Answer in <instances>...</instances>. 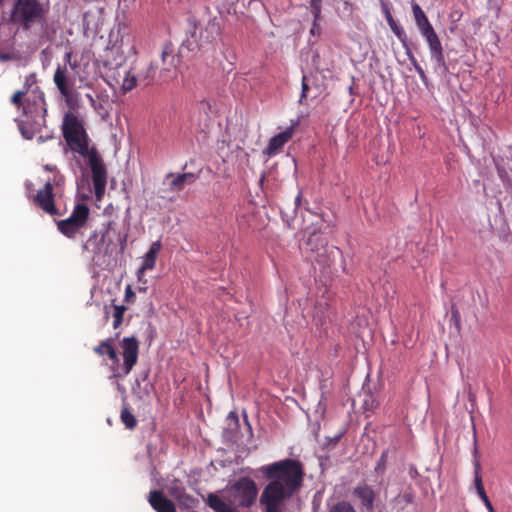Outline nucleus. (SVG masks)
Here are the masks:
<instances>
[{
	"instance_id": "f257e3e1",
	"label": "nucleus",
	"mask_w": 512,
	"mask_h": 512,
	"mask_svg": "<svg viewBox=\"0 0 512 512\" xmlns=\"http://www.w3.org/2000/svg\"><path fill=\"white\" fill-rule=\"evenodd\" d=\"M271 481L264 488L260 503L265 512H283L284 501L289 499L302 485L304 470L300 461L284 459L263 468Z\"/></svg>"
},
{
	"instance_id": "f03ea898",
	"label": "nucleus",
	"mask_w": 512,
	"mask_h": 512,
	"mask_svg": "<svg viewBox=\"0 0 512 512\" xmlns=\"http://www.w3.org/2000/svg\"><path fill=\"white\" fill-rule=\"evenodd\" d=\"M112 338L101 341L93 348V351L99 356H107L112 364L110 370L112 378L120 379L127 376L137 364L139 354V342L136 337H124L120 343L122 349L123 364L119 365V357L113 345Z\"/></svg>"
},
{
	"instance_id": "7ed1b4c3",
	"label": "nucleus",
	"mask_w": 512,
	"mask_h": 512,
	"mask_svg": "<svg viewBox=\"0 0 512 512\" xmlns=\"http://www.w3.org/2000/svg\"><path fill=\"white\" fill-rule=\"evenodd\" d=\"M25 119L18 124L22 136L32 139L46 125V101L43 92L33 91L23 105Z\"/></svg>"
},
{
	"instance_id": "20e7f679",
	"label": "nucleus",
	"mask_w": 512,
	"mask_h": 512,
	"mask_svg": "<svg viewBox=\"0 0 512 512\" xmlns=\"http://www.w3.org/2000/svg\"><path fill=\"white\" fill-rule=\"evenodd\" d=\"M92 46L106 60H117L136 54L129 34H96L92 40Z\"/></svg>"
},
{
	"instance_id": "39448f33",
	"label": "nucleus",
	"mask_w": 512,
	"mask_h": 512,
	"mask_svg": "<svg viewBox=\"0 0 512 512\" xmlns=\"http://www.w3.org/2000/svg\"><path fill=\"white\" fill-rule=\"evenodd\" d=\"M62 135L69 148L79 155L89 153V136L85 129L84 120L74 112L64 114L62 125Z\"/></svg>"
},
{
	"instance_id": "423d86ee",
	"label": "nucleus",
	"mask_w": 512,
	"mask_h": 512,
	"mask_svg": "<svg viewBox=\"0 0 512 512\" xmlns=\"http://www.w3.org/2000/svg\"><path fill=\"white\" fill-rule=\"evenodd\" d=\"M112 225V221L104 223L100 230L92 231L83 243L82 250L90 253L93 261L105 262L116 251V244L110 236Z\"/></svg>"
},
{
	"instance_id": "0eeeda50",
	"label": "nucleus",
	"mask_w": 512,
	"mask_h": 512,
	"mask_svg": "<svg viewBox=\"0 0 512 512\" xmlns=\"http://www.w3.org/2000/svg\"><path fill=\"white\" fill-rule=\"evenodd\" d=\"M90 219V208L86 203H77L70 216L56 221L58 231L68 239L75 240L83 235Z\"/></svg>"
},
{
	"instance_id": "6e6552de",
	"label": "nucleus",
	"mask_w": 512,
	"mask_h": 512,
	"mask_svg": "<svg viewBox=\"0 0 512 512\" xmlns=\"http://www.w3.org/2000/svg\"><path fill=\"white\" fill-rule=\"evenodd\" d=\"M43 8L37 0H17L12 13V20L27 30L31 24L41 20Z\"/></svg>"
},
{
	"instance_id": "1a4fd4ad",
	"label": "nucleus",
	"mask_w": 512,
	"mask_h": 512,
	"mask_svg": "<svg viewBox=\"0 0 512 512\" xmlns=\"http://www.w3.org/2000/svg\"><path fill=\"white\" fill-rule=\"evenodd\" d=\"M233 502L237 508H250L256 502L258 488L255 481L249 477L239 478L232 486Z\"/></svg>"
},
{
	"instance_id": "9d476101",
	"label": "nucleus",
	"mask_w": 512,
	"mask_h": 512,
	"mask_svg": "<svg viewBox=\"0 0 512 512\" xmlns=\"http://www.w3.org/2000/svg\"><path fill=\"white\" fill-rule=\"evenodd\" d=\"M53 81L66 104L70 108L74 107L78 100V93L75 90V79L69 73L66 65L57 67Z\"/></svg>"
},
{
	"instance_id": "9b49d317",
	"label": "nucleus",
	"mask_w": 512,
	"mask_h": 512,
	"mask_svg": "<svg viewBox=\"0 0 512 512\" xmlns=\"http://www.w3.org/2000/svg\"><path fill=\"white\" fill-rule=\"evenodd\" d=\"M88 158L89 166L92 171L93 187L95 196L100 200L105 192L107 183V171L102 158L98 154L96 148L92 147L87 155H81Z\"/></svg>"
},
{
	"instance_id": "f8f14e48",
	"label": "nucleus",
	"mask_w": 512,
	"mask_h": 512,
	"mask_svg": "<svg viewBox=\"0 0 512 512\" xmlns=\"http://www.w3.org/2000/svg\"><path fill=\"white\" fill-rule=\"evenodd\" d=\"M182 56L175 54V47L171 42L163 45L161 51L162 67L159 72V78L163 82H169L177 77L178 67L181 63Z\"/></svg>"
},
{
	"instance_id": "ddd939ff",
	"label": "nucleus",
	"mask_w": 512,
	"mask_h": 512,
	"mask_svg": "<svg viewBox=\"0 0 512 512\" xmlns=\"http://www.w3.org/2000/svg\"><path fill=\"white\" fill-rule=\"evenodd\" d=\"M33 203L51 216H61L62 213L55 205V194L53 184L47 181L42 189H39L33 196Z\"/></svg>"
},
{
	"instance_id": "4468645a",
	"label": "nucleus",
	"mask_w": 512,
	"mask_h": 512,
	"mask_svg": "<svg viewBox=\"0 0 512 512\" xmlns=\"http://www.w3.org/2000/svg\"><path fill=\"white\" fill-rule=\"evenodd\" d=\"M306 245L311 252H315V261L320 264L328 265L330 262V256L334 250H338L336 247H328L325 239L320 233H311L306 241Z\"/></svg>"
},
{
	"instance_id": "2eb2a0df",
	"label": "nucleus",
	"mask_w": 512,
	"mask_h": 512,
	"mask_svg": "<svg viewBox=\"0 0 512 512\" xmlns=\"http://www.w3.org/2000/svg\"><path fill=\"white\" fill-rule=\"evenodd\" d=\"M108 77L112 78L114 85L120 86L123 92L131 91L137 85L136 75L123 65H118ZM109 84L113 85L110 82Z\"/></svg>"
},
{
	"instance_id": "dca6fc26",
	"label": "nucleus",
	"mask_w": 512,
	"mask_h": 512,
	"mask_svg": "<svg viewBox=\"0 0 512 512\" xmlns=\"http://www.w3.org/2000/svg\"><path fill=\"white\" fill-rule=\"evenodd\" d=\"M294 134V126L291 125L286 130L278 133L277 135L273 136L263 151L264 154H266L268 157L275 156L278 154L283 146L292 138Z\"/></svg>"
},
{
	"instance_id": "f3484780",
	"label": "nucleus",
	"mask_w": 512,
	"mask_h": 512,
	"mask_svg": "<svg viewBox=\"0 0 512 512\" xmlns=\"http://www.w3.org/2000/svg\"><path fill=\"white\" fill-rule=\"evenodd\" d=\"M199 175L191 172L182 173V174H174L168 173L166 175V180L168 182V186L170 191L180 192L184 189L186 185H192L196 182Z\"/></svg>"
},
{
	"instance_id": "a211bd4d",
	"label": "nucleus",
	"mask_w": 512,
	"mask_h": 512,
	"mask_svg": "<svg viewBox=\"0 0 512 512\" xmlns=\"http://www.w3.org/2000/svg\"><path fill=\"white\" fill-rule=\"evenodd\" d=\"M148 502L156 512H176V506L161 490H152Z\"/></svg>"
},
{
	"instance_id": "6ab92c4d",
	"label": "nucleus",
	"mask_w": 512,
	"mask_h": 512,
	"mask_svg": "<svg viewBox=\"0 0 512 512\" xmlns=\"http://www.w3.org/2000/svg\"><path fill=\"white\" fill-rule=\"evenodd\" d=\"M162 248V244L160 240L153 242L147 253L143 256V261L140 268L137 271V278L139 281H142V277L145 272L148 270H152L155 267L157 256Z\"/></svg>"
},
{
	"instance_id": "aec40b11",
	"label": "nucleus",
	"mask_w": 512,
	"mask_h": 512,
	"mask_svg": "<svg viewBox=\"0 0 512 512\" xmlns=\"http://www.w3.org/2000/svg\"><path fill=\"white\" fill-rule=\"evenodd\" d=\"M427 36V42L431 51L432 59L435 61L438 68H442L444 71L447 70L445 58L443 55L442 45L438 38V34H425Z\"/></svg>"
},
{
	"instance_id": "412c9836",
	"label": "nucleus",
	"mask_w": 512,
	"mask_h": 512,
	"mask_svg": "<svg viewBox=\"0 0 512 512\" xmlns=\"http://www.w3.org/2000/svg\"><path fill=\"white\" fill-rule=\"evenodd\" d=\"M353 494L360 499L362 506L367 511H373L374 508V500H375V492L374 490L367 484L358 485Z\"/></svg>"
},
{
	"instance_id": "4be33fe9",
	"label": "nucleus",
	"mask_w": 512,
	"mask_h": 512,
	"mask_svg": "<svg viewBox=\"0 0 512 512\" xmlns=\"http://www.w3.org/2000/svg\"><path fill=\"white\" fill-rule=\"evenodd\" d=\"M205 503L214 512H238L236 507H232L215 493H209L205 499Z\"/></svg>"
},
{
	"instance_id": "5701e85b",
	"label": "nucleus",
	"mask_w": 512,
	"mask_h": 512,
	"mask_svg": "<svg viewBox=\"0 0 512 512\" xmlns=\"http://www.w3.org/2000/svg\"><path fill=\"white\" fill-rule=\"evenodd\" d=\"M413 13H414V17L417 22V25L422 32H433V29L425 15V13L423 12V10L420 8V6L418 4L413 5Z\"/></svg>"
},
{
	"instance_id": "b1692460",
	"label": "nucleus",
	"mask_w": 512,
	"mask_h": 512,
	"mask_svg": "<svg viewBox=\"0 0 512 512\" xmlns=\"http://www.w3.org/2000/svg\"><path fill=\"white\" fill-rule=\"evenodd\" d=\"M120 418L122 423L129 430H133L137 426V419L127 406L122 408Z\"/></svg>"
},
{
	"instance_id": "393cba45",
	"label": "nucleus",
	"mask_w": 512,
	"mask_h": 512,
	"mask_svg": "<svg viewBox=\"0 0 512 512\" xmlns=\"http://www.w3.org/2000/svg\"><path fill=\"white\" fill-rule=\"evenodd\" d=\"M317 94L311 93V87L309 86V79L306 75L302 77V92L300 95V103H305L309 98L315 99Z\"/></svg>"
},
{
	"instance_id": "a878e982",
	"label": "nucleus",
	"mask_w": 512,
	"mask_h": 512,
	"mask_svg": "<svg viewBox=\"0 0 512 512\" xmlns=\"http://www.w3.org/2000/svg\"><path fill=\"white\" fill-rule=\"evenodd\" d=\"M196 34H190L189 37H187L186 40H184L178 50L179 54L184 57L185 56V49L188 51H194L198 46L195 39Z\"/></svg>"
},
{
	"instance_id": "bb28decb",
	"label": "nucleus",
	"mask_w": 512,
	"mask_h": 512,
	"mask_svg": "<svg viewBox=\"0 0 512 512\" xmlns=\"http://www.w3.org/2000/svg\"><path fill=\"white\" fill-rule=\"evenodd\" d=\"M329 512H356L354 507L346 501H341L333 505Z\"/></svg>"
},
{
	"instance_id": "cd10ccee",
	"label": "nucleus",
	"mask_w": 512,
	"mask_h": 512,
	"mask_svg": "<svg viewBox=\"0 0 512 512\" xmlns=\"http://www.w3.org/2000/svg\"><path fill=\"white\" fill-rule=\"evenodd\" d=\"M169 494L177 500H182L186 496L185 488L178 483L169 487Z\"/></svg>"
},
{
	"instance_id": "c85d7f7f",
	"label": "nucleus",
	"mask_w": 512,
	"mask_h": 512,
	"mask_svg": "<svg viewBox=\"0 0 512 512\" xmlns=\"http://www.w3.org/2000/svg\"><path fill=\"white\" fill-rule=\"evenodd\" d=\"M126 308L124 306H115L113 315V327L117 328L123 321V316Z\"/></svg>"
},
{
	"instance_id": "c756f323",
	"label": "nucleus",
	"mask_w": 512,
	"mask_h": 512,
	"mask_svg": "<svg viewBox=\"0 0 512 512\" xmlns=\"http://www.w3.org/2000/svg\"><path fill=\"white\" fill-rule=\"evenodd\" d=\"M387 458H388V451L385 450V451L382 452L380 458L378 459V461L376 463L375 471L377 473H383L384 472V470L386 468Z\"/></svg>"
},
{
	"instance_id": "7c9ffc66",
	"label": "nucleus",
	"mask_w": 512,
	"mask_h": 512,
	"mask_svg": "<svg viewBox=\"0 0 512 512\" xmlns=\"http://www.w3.org/2000/svg\"><path fill=\"white\" fill-rule=\"evenodd\" d=\"M382 9H383V12L385 13V16H386V19L390 25V28L393 30V32H398L397 31V25H396V22L394 21L389 9H388V6L386 3L382 2Z\"/></svg>"
},
{
	"instance_id": "2f4dec72",
	"label": "nucleus",
	"mask_w": 512,
	"mask_h": 512,
	"mask_svg": "<svg viewBox=\"0 0 512 512\" xmlns=\"http://www.w3.org/2000/svg\"><path fill=\"white\" fill-rule=\"evenodd\" d=\"M480 470H481V466H480V464H479L478 462H477V463H475L474 486H475L476 492H477L479 489L484 488V486H483V482H482V477H481V475H480Z\"/></svg>"
},
{
	"instance_id": "473e14b6",
	"label": "nucleus",
	"mask_w": 512,
	"mask_h": 512,
	"mask_svg": "<svg viewBox=\"0 0 512 512\" xmlns=\"http://www.w3.org/2000/svg\"><path fill=\"white\" fill-rule=\"evenodd\" d=\"M25 95V92L23 91H16L13 96L11 97V103L15 106H17L18 108L22 107L23 108V105H25V103L23 102V97Z\"/></svg>"
},
{
	"instance_id": "72a5a7b5",
	"label": "nucleus",
	"mask_w": 512,
	"mask_h": 512,
	"mask_svg": "<svg viewBox=\"0 0 512 512\" xmlns=\"http://www.w3.org/2000/svg\"><path fill=\"white\" fill-rule=\"evenodd\" d=\"M398 500H402L406 504H412L414 502V493L412 491H406L395 498V501Z\"/></svg>"
},
{
	"instance_id": "f704fd0d",
	"label": "nucleus",
	"mask_w": 512,
	"mask_h": 512,
	"mask_svg": "<svg viewBox=\"0 0 512 512\" xmlns=\"http://www.w3.org/2000/svg\"><path fill=\"white\" fill-rule=\"evenodd\" d=\"M150 73H152V74L155 73V67L152 64L150 65V67L148 69V75H146L143 78L139 79V81L143 82L145 86L151 84V82L153 80V75H150Z\"/></svg>"
},
{
	"instance_id": "c9c22d12",
	"label": "nucleus",
	"mask_w": 512,
	"mask_h": 512,
	"mask_svg": "<svg viewBox=\"0 0 512 512\" xmlns=\"http://www.w3.org/2000/svg\"><path fill=\"white\" fill-rule=\"evenodd\" d=\"M248 7L251 10L254 11H264L265 7L264 4L259 0H250L248 3Z\"/></svg>"
},
{
	"instance_id": "e433bc0d",
	"label": "nucleus",
	"mask_w": 512,
	"mask_h": 512,
	"mask_svg": "<svg viewBox=\"0 0 512 512\" xmlns=\"http://www.w3.org/2000/svg\"><path fill=\"white\" fill-rule=\"evenodd\" d=\"M135 298V293L133 292L131 286H127L125 290V300L127 302H132Z\"/></svg>"
},
{
	"instance_id": "4c0bfd02",
	"label": "nucleus",
	"mask_w": 512,
	"mask_h": 512,
	"mask_svg": "<svg viewBox=\"0 0 512 512\" xmlns=\"http://www.w3.org/2000/svg\"><path fill=\"white\" fill-rule=\"evenodd\" d=\"M415 69H416L417 73L419 74L421 80L425 82L427 80V77H426V74H425L423 68L420 65L416 64Z\"/></svg>"
},
{
	"instance_id": "58836bf2",
	"label": "nucleus",
	"mask_w": 512,
	"mask_h": 512,
	"mask_svg": "<svg viewBox=\"0 0 512 512\" xmlns=\"http://www.w3.org/2000/svg\"><path fill=\"white\" fill-rule=\"evenodd\" d=\"M322 0H311V6L314 9L315 13H318L320 11Z\"/></svg>"
},
{
	"instance_id": "ea45409f",
	"label": "nucleus",
	"mask_w": 512,
	"mask_h": 512,
	"mask_svg": "<svg viewBox=\"0 0 512 512\" xmlns=\"http://www.w3.org/2000/svg\"><path fill=\"white\" fill-rule=\"evenodd\" d=\"M483 503L485 504V506H486V508H487L488 512H495L494 507H493V505H492L491 501L489 500V498H487L486 500H484V501H483Z\"/></svg>"
},
{
	"instance_id": "a19ab883",
	"label": "nucleus",
	"mask_w": 512,
	"mask_h": 512,
	"mask_svg": "<svg viewBox=\"0 0 512 512\" xmlns=\"http://www.w3.org/2000/svg\"><path fill=\"white\" fill-rule=\"evenodd\" d=\"M477 494H478V496L481 498V500H482V501H484V500H486V499L488 498V496H487V494H486V492H485V489H484V488L479 489V490L477 491Z\"/></svg>"
},
{
	"instance_id": "79ce46f5",
	"label": "nucleus",
	"mask_w": 512,
	"mask_h": 512,
	"mask_svg": "<svg viewBox=\"0 0 512 512\" xmlns=\"http://www.w3.org/2000/svg\"><path fill=\"white\" fill-rule=\"evenodd\" d=\"M342 435H343V433L337 434L336 436H334V438L331 439V442H333V444H336L340 440Z\"/></svg>"
},
{
	"instance_id": "37998d69",
	"label": "nucleus",
	"mask_w": 512,
	"mask_h": 512,
	"mask_svg": "<svg viewBox=\"0 0 512 512\" xmlns=\"http://www.w3.org/2000/svg\"><path fill=\"white\" fill-rule=\"evenodd\" d=\"M301 198H302V194L299 193L296 198H295V205L296 207H298L300 205V201H301Z\"/></svg>"
},
{
	"instance_id": "c03bdc74",
	"label": "nucleus",
	"mask_w": 512,
	"mask_h": 512,
	"mask_svg": "<svg viewBox=\"0 0 512 512\" xmlns=\"http://www.w3.org/2000/svg\"><path fill=\"white\" fill-rule=\"evenodd\" d=\"M403 35H404V34H401V33H398V34H397V36L399 37V39H400L403 43H405V39H404V38H402V36H403Z\"/></svg>"
},
{
	"instance_id": "a18cd8bd",
	"label": "nucleus",
	"mask_w": 512,
	"mask_h": 512,
	"mask_svg": "<svg viewBox=\"0 0 512 512\" xmlns=\"http://www.w3.org/2000/svg\"><path fill=\"white\" fill-rule=\"evenodd\" d=\"M412 474L417 475V474H418L417 470H416V469H414V471H412Z\"/></svg>"
},
{
	"instance_id": "49530a36",
	"label": "nucleus",
	"mask_w": 512,
	"mask_h": 512,
	"mask_svg": "<svg viewBox=\"0 0 512 512\" xmlns=\"http://www.w3.org/2000/svg\"><path fill=\"white\" fill-rule=\"evenodd\" d=\"M412 474L417 475V474H418L417 470H416V469H414V471H412Z\"/></svg>"
},
{
	"instance_id": "de8ad7c7",
	"label": "nucleus",
	"mask_w": 512,
	"mask_h": 512,
	"mask_svg": "<svg viewBox=\"0 0 512 512\" xmlns=\"http://www.w3.org/2000/svg\"><path fill=\"white\" fill-rule=\"evenodd\" d=\"M264 181V175L261 177L260 182L263 183Z\"/></svg>"
}]
</instances>
